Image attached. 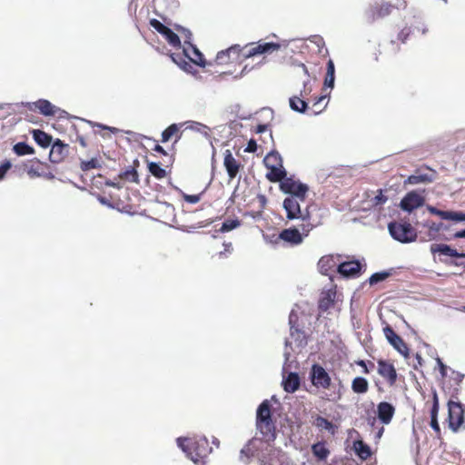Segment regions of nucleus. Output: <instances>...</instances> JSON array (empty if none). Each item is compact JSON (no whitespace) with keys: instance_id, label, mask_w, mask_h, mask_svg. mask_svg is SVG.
Returning a JSON list of instances; mask_svg holds the SVG:
<instances>
[{"instance_id":"nucleus-1","label":"nucleus","mask_w":465,"mask_h":465,"mask_svg":"<svg viewBox=\"0 0 465 465\" xmlns=\"http://www.w3.org/2000/svg\"><path fill=\"white\" fill-rule=\"evenodd\" d=\"M177 443L194 463L203 462L212 450L205 437L198 439L179 438Z\"/></svg>"},{"instance_id":"nucleus-2","label":"nucleus","mask_w":465,"mask_h":465,"mask_svg":"<svg viewBox=\"0 0 465 465\" xmlns=\"http://www.w3.org/2000/svg\"><path fill=\"white\" fill-rule=\"evenodd\" d=\"M314 225L311 222L302 223L299 228L291 227L283 229L279 234H273L271 242L278 244L281 241L289 246H297L303 242V238L308 236Z\"/></svg>"},{"instance_id":"nucleus-3","label":"nucleus","mask_w":465,"mask_h":465,"mask_svg":"<svg viewBox=\"0 0 465 465\" xmlns=\"http://www.w3.org/2000/svg\"><path fill=\"white\" fill-rule=\"evenodd\" d=\"M256 426L266 440L275 439V424L272 418L271 404L268 400L263 401L257 409Z\"/></svg>"},{"instance_id":"nucleus-4","label":"nucleus","mask_w":465,"mask_h":465,"mask_svg":"<svg viewBox=\"0 0 465 465\" xmlns=\"http://www.w3.org/2000/svg\"><path fill=\"white\" fill-rule=\"evenodd\" d=\"M390 234L398 242L406 243L416 240V230L407 222H391L388 225Z\"/></svg>"},{"instance_id":"nucleus-5","label":"nucleus","mask_w":465,"mask_h":465,"mask_svg":"<svg viewBox=\"0 0 465 465\" xmlns=\"http://www.w3.org/2000/svg\"><path fill=\"white\" fill-rule=\"evenodd\" d=\"M301 202L300 197L295 196H288L284 199L282 206L288 220L301 219L303 223L311 221L309 211L306 209L304 212H302Z\"/></svg>"},{"instance_id":"nucleus-6","label":"nucleus","mask_w":465,"mask_h":465,"mask_svg":"<svg viewBox=\"0 0 465 465\" xmlns=\"http://www.w3.org/2000/svg\"><path fill=\"white\" fill-rule=\"evenodd\" d=\"M406 6L404 0H398L395 5L388 2L375 3L371 5L366 13V16L369 22H374L377 19L384 18L385 16L391 14L393 8H401Z\"/></svg>"},{"instance_id":"nucleus-7","label":"nucleus","mask_w":465,"mask_h":465,"mask_svg":"<svg viewBox=\"0 0 465 465\" xmlns=\"http://www.w3.org/2000/svg\"><path fill=\"white\" fill-rule=\"evenodd\" d=\"M280 189L290 196L300 197L301 201H305L306 193L309 190L306 184L297 182L290 177H285L280 183Z\"/></svg>"},{"instance_id":"nucleus-8","label":"nucleus","mask_w":465,"mask_h":465,"mask_svg":"<svg viewBox=\"0 0 465 465\" xmlns=\"http://www.w3.org/2000/svg\"><path fill=\"white\" fill-rule=\"evenodd\" d=\"M282 45L277 43H268L259 41L256 44H251L245 46V52L242 54V56L245 58L252 57L258 54H272L275 51H278Z\"/></svg>"},{"instance_id":"nucleus-9","label":"nucleus","mask_w":465,"mask_h":465,"mask_svg":"<svg viewBox=\"0 0 465 465\" xmlns=\"http://www.w3.org/2000/svg\"><path fill=\"white\" fill-rule=\"evenodd\" d=\"M449 407V427L454 431H458L464 421V410L460 402L450 401Z\"/></svg>"},{"instance_id":"nucleus-10","label":"nucleus","mask_w":465,"mask_h":465,"mask_svg":"<svg viewBox=\"0 0 465 465\" xmlns=\"http://www.w3.org/2000/svg\"><path fill=\"white\" fill-rule=\"evenodd\" d=\"M186 31V40H184L183 51L186 57H188L193 64L204 67L206 63L203 54L199 49L191 43L192 34L190 31Z\"/></svg>"},{"instance_id":"nucleus-11","label":"nucleus","mask_w":465,"mask_h":465,"mask_svg":"<svg viewBox=\"0 0 465 465\" xmlns=\"http://www.w3.org/2000/svg\"><path fill=\"white\" fill-rule=\"evenodd\" d=\"M298 321V314L292 311L289 315L291 337L298 347H304L307 344V337L305 331L300 327Z\"/></svg>"},{"instance_id":"nucleus-12","label":"nucleus","mask_w":465,"mask_h":465,"mask_svg":"<svg viewBox=\"0 0 465 465\" xmlns=\"http://www.w3.org/2000/svg\"><path fill=\"white\" fill-rule=\"evenodd\" d=\"M312 88L310 82L303 83V89L300 93V96L294 95L290 98L289 104L292 110L299 113H304L308 108V103L305 99L311 94Z\"/></svg>"},{"instance_id":"nucleus-13","label":"nucleus","mask_w":465,"mask_h":465,"mask_svg":"<svg viewBox=\"0 0 465 465\" xmlns=\"http://www.w3.org/2000/svg\"><path fill=\"white\" fill-rule=\"evenodd\" d=\"M150 25L161 34L165 40L173 47L181 46L180 37L169 27L162 24L159 20L153 18L149 21Z\"/></svg>"},{"instance_id":"nucleus-14","label":"nucleus","mask_w":465,"mask_h":465,"mask_svg":"<svg viewBox=\"0 0 465 465\" xmlns=\"http://www.w3.org/2000/svg\"><path fill=\"white\" fill-rule=\"evenodd\" d=\"M311 380L315 387L322 389H328L331 382L329 373L322 366L319 364L312 365L311 371Z\"/></svg>"},{"instance_id":"nucleus-15","label":"nucleus","mask_w":465,"mask_h":465,"mask_svg":"<svg viewBox=\"0 0 465 465\" xmlns=\"http://www.w3.org/2000/svg\"><path fill=\"white\" fill-rule=\"evenodd\" d=\"M383 333H384V336L386 337L387 341H389V343L395 350H397L401 354H402L404 356H408L409 348H408L407 344L405 343L403 339L394 331L392 327H391L389 324H387L383 328Z\"/></svg>"},{"instance_id":"nucleus-16","label":"nucleus","mask_w":465,"mask_h":465,"mask_svg":"<svg viewBox=\"0 0 465 465\" xmlns=\"http://www.w3.org/2000/svg\"><path fill=\"white\" fill-rule=\"evenodd\" d=\"M378 373L388 382L390 386H393L397 381V371L393 363L378 360Z\"/></svg>"},{"instance_id":"nucleus-17","label":"nucleus","mask_w":465,"mask_h":465,"mask_svg":"<svg viewBox=\"0 0 465 465\" xmlns=\"http://www.w3.org/2000/svg\"><path fill=\"white\" fill-rule=\"evenodd\" d=\"M25 107L29 111L39 112L45 116H54L57 112V108L45 99H39L34 103H27Z\"/></svg>"},{"instance_id":"nucleus-18","label":"nucleus","mask_w":465,"mask_h":465,"mask_svg":"<svg viewBox=\"0 0 465 465\" xmlns=\"http://www.w3.org/2000/svg\"><path fill=\"white\" fill-rule=\"evenodd\" d=\"M223 156V166L230 180H233L242 168V164L232 155L230 150H225Z\"/></svg>"},{"instance_id":"nucleus-19","label":"nucleus","mask_w":465,"mask_h":465,"mask_svg":"<svg viewBox=\"0 0 465 465\" xmlns=\"http://www.w3.org/2000/svg\"><path fill=\"white\" fill-rule=\"evenodd\" d=\"M69 146L60 139H56L52 144L49 158L52 163H61L68 154Z\"/></svg>"},{"instance_id":"nucleus-20","label":"nucleus","mask_w":465,"mask_h":465,"mask_svg":"<svg viewBox=\"0 0 465 465\" xmlns=\"http://www.w3.org/2000/svg\"><path fill=\"white\" fill-rule=\"evenodd\" d=\"M435 173L431 169H418L413 174L410 175L405 183L419 184V183H429L434 180Z\"/></svg>"},{"instance_id":"nucleus-21","label":"nucleus","mask_w":465,"mask_h":465,"mask_svg":"<svg viewBox=\"0 0 465 465\" xmlns=\"http://www.w3.org/2000/svg\"><path fill=\"white\" fill-rule=\"evenodd\" d=\"M423 198L415 192L408 193L401 201V208L407 212H411L414 209L423 204Z\"/></svg>"},{"instance_id":"nucleus-22","label":"nucleus","mask_w":465,"mask_h":465,"mask_svg":"<svg viewBox=\"0 0 465 465\" xmlns=\"http://www.w3.org/2000/svg\"><path fill=\"white\" fill-rule=\"evenodd\" d=\"M395 411V407L390 402L381 401L377 405V416L382 424H390Z\"/></svg>"},{"instance_id":"nucleus-23","label":"nucleus","mask_w":465,"mask_h":465,"mask_svg":"<svg viewBox=\"0 0 465 465\" xmlns=\"http://www.w3.org/2000/svg\"><path fill=\"white\" fill-rule=\"evenodd\" d=\"M336 294L337 292L334 289H329L321 293V297L318 302L320 314L327 312L334 306Z\"/></svg>"},{"instance_id":"nucleus-24","label":"nucleus","mask_w":465,"mask_h":465,"mask_svg":"<svg viewBox=\"0 0 465 465\" xmlns=\"http://www.w3.org/2000/svg\"><path fill=\"white\" fill-rule=\"evenodd\" d=\"M430 252L432 253L438 252V253L445 255V256L465 259V252H459L456 249H453L450 245H447L444 243L431 244Z\"/></svg>"},{"instance_id":"nucleus-25","label":"nucleus","mask_w":465,"mask_h":465,"mask_svg":"<svg viewBox=\"0 0 465 465\" xmlns=\"http://www.w3.org/2000/svg\"><path fill=\"white\" fill-rule=\"evenodd\" d=\"M361 265L358 261L344 262L338 265V272L344 276H356L360 273Z\"/></svg>"},{"instance_id":"nucleus-26","label":"nucleus","mask_w":465,"mask_h":465,"mask_svg":"<svg viewBox=\"0 0 465 465\" xmlns=\"http://www.w3.org/2000/svg\"><path fill=\"white\" fill-rule=\"evenodd\" d=\"M438 412H439V398L436 391L432 392V407L430 410V427L433 429L435 433L440 435V428L438 422Z\"/></svg>"},{"instance_id":"nucleus-27","label":"nucleus","mask_w":465,"mask_h":465,"mask_svg":"<svg viewBox=\"0 0 465 465\" xmlns=\"http://www.w3.org/2000/svg\"><path fill=\"white\" fill-rule=\"evenodd\" d=\"M337 266V262L333 255H324L318 262L319 272L323 275H329Z\"/></svg>"},{"instance_id":"nucleus-28","label":"nucleus","mask_w":465,"mask_h":465,"mask_svg":"<svg viewBox=\"0 0 465 465\" xmlns=\"http://www.w3.org/2000/svg\"><path fill=\"white\" fill-rule=\"evenodd\" d=\"M242 51V50L237 45H232V46L227 48L226 50L220 51V52H218V54H217V55L215 57V63L217 64H228L230 62V54L231 53L235 54L237 55V57H239L240 56V53Z\"/></svg>"},{"instance_id":"nucleus-29","label":"nucleus","mask_w":465,"mask_h":465,"mask_svg":"<svg viewBox=\"0 0 465 465\" xmlns=\"http://www.w3.org/2000/svg\"><path fill=\"white\" fill-rule=\"evenodd\" d=\"M267 169L269 170V172L266 173L265 177L271 183H281L287 175L283 164H282V167H280V165H277L273 167H267Z\"/></svg>"},{"instance_id":"nucleus-30","label":"nucleus","mask_w":465,"mask_h":465,"mask_svg":"<svg viewBox=\"0 0 465 465\" xmlns=\"http://www.w3.org/2000/svg\"><path fill=\"white\" fill-rule=\"evenodd\" d=\"M282 386L286 392L292 393L300 387V377L296 372H290L282 381Z\"/></svg>"},{"instance_id":"nucleus-31","label":"nucleus","mask_w":465,"mask_h":465,"mask_svg":"<svg viewBox=\"0 0 465 465\" xmlns=\"http://www.w3.org/2000/svg\"><path fill=\"white\" fill-rule=\"evenodd\" d=\"M173 137H175L174 142L176 143L180 137V129L179 126L175 124L169 125L163 133H162V143L169 142Z\"/></svg>"},{"instance_id":"nucleus-32","label":"nucleus","mask_w":465,"mask_h":465,"mask_svg":"<svg viewBox=\"0 0 465 465\" xmlns=\"http://www.w3.org/2000/svg\"><path fill=\"white\" fill-rule=\"evenodd\" d=\"M353 448L359 458L363 460H366L371 456L370 446L361 440L354 441Z\"/></svg>"},{"instance_id":"nucleus-33","label":"nucleus","mask_w":465,"mask_h":465,"mask_svg":"<svg viewBox=\"0 0 465 465\" xmlns=\"http://www.w3.org/2000/svg\"><path fill=\"white\" fill-rule=\"evenodd\" d=\"M351 390L354 393L364 394L369 391V382L363 377H356L351 381Z\"/></svg>"},{"instance_id":"nucleus-34","label":"nucleus","mask_w":465,"mask_h":465,"mask_svg":"<svg viewBox=\"0 0 465 465\" xmlns=\"http://www.w3.org/2000/svg\"><path fill=\"white\" fill-rule=\"evenodd\" d=\"M33 138L41 147L46 148L51 144L52 136L42 130H34Z\"/></svg>"},{"instance_id":"nucleus-35","label":"nucleus","mask_w":465,"mask_h":465,"mask_svg":"<svg viewBox=\"0 0 465 465\" xmlns=\"http://www.w3.org/2000/svg\"><path fill=\"white\" fill-rule=\"evenodd\" d=\"M25 169L31 178L39 177L42 174V163L37 159L30 160L25 164Z\"/></svg>"},{"instance_id":"nucleus-36","label":"nucleus","mask_w":465,"mask_h":465,"mask_svg":"<svg viewBox=\"0 0 465 465\" xmlns=\"http://www.w3.org/2000/svg\"><path fill=\"white\" fill-rule=\"evenodd\" d=\"M263 164L265 167H273L280 165L282 167V158L277 151H272L263 159Z\"/></svg>"},{"instance_id":"nucleus-37","label":"nucleus","mask_w":465,"mask_h":465,"mask_svg":"<svg viewBox=\"0 0 465 465\" xmlns=\"http://www.w3.org/2000/svg\"><path fill=\"white\" fill-rule=\"evenodd\" d=\"M312 451L315 457L320 460H324L328 458L330 450L326 448L324 442H317L312 446Z\"/></svg>"},{"instance_id":"nucleus-38","label":"nucleus","mask_w":465,"mask_h":465,"mask_svg":"<svg viewBox=\"0 0 465 465\" xmlns=\"http://www.w3.org/2000/svg\"><path fill=\"white\" fill-rule=\"evenodd\" d=\"M334 79H335V66H334L333 61L331 59H330L327 63L324 85L327 87L332 88L334 85Z\"/></svg>"},{"instance_id":"nucleus-39","label":"nucleus","mask_w":465,"mask_h":465,"mask_svg":"<svg viewBox=\"0 0 465 465\" xmlns=\"http://www.w3.org/2000/svg\"><path fill=\"white\" fill-rule=\"evenodd\" d=\"M327 99V95L326 94H322L321 96H314L312 97V99L311 100L312 102V111L313 113V114H320L321 112H322L324 110V108L326 107L327 105V103L326 102L324 104H322V103Z\"/></svg>"},{"instance_id":"nucleus-40","label":"nucleus","mask_w":465,"mask_h":465,"mask_svg":"<svg viewBox=\"0 0 465 465\" xmlns=\"http://www.w3.org/2000/svg\"><path fill=\"white\" fill-rule=\"evenodd\" d=\"M13 151L18 156L35 153V149L24 142L15 143L13 146Z\"/></svg>"},{"instance_id":"nucleus-41","label":"nucleus","mask_w":465,"mask_h":465,"mask_svg":"<svg viewBox=\"0 0 465 465\" xmlns=\"http://www.w3.org/2000/svg\"><path fill=\"white\" fill-rule=\"evenodd\" d=\"M148 170L156 179H163L167 176V171L164 168H162L157 163H149Z\"/></svg>"},{"instance_id":"nucleus-42","label":"nucleus","mask_w":465,"mask_h":465,"mask_svg":"<svg viewBox=\"0 0 465 465\" xmlns=\"http://www.w3.org/2000/svg\"><path fill=\"white\" fill-rule=\"evenodd\" d=\"M101 166L102 165H101L100 160L96 157H94L88 161H81V163H80V169L83 172H88L92 169H100Z\"/></svg>"},{"instance_id":"nucleus-43","label":"nucleus","mask_w":465,"mask_h":465,"mask_svg":"<svg viewBox=\"0 0 465 465\" xmlns=\"http://www.w3.org/2000/svg\"><path fill=\"white\" fill-rule=\"evenodd\" d=\"M118 179L136 183L138 181V173L134 168H128L118 175Z\"/></svg>"},{"instance_id":"nucleus-44","label":"nucleus","mask_w":465,"mask_h":465,"mask_svg":"<svg viewBox=\"0 0 465 465\" xmlns=\"http://www.w3.org/2000/svg\"><path fill=\"white\" fill-rule=\"evenodd\" d=\"M241 225V222L238 219H229L223 223L219 232H230Z\"/></svg>"},{"instance_id":"nucleus-45","label":"nucleus","mask_w":465,"mask_h":465,"mask_svg":"<svg viewBox=\"0 0 465 465\" xmlns=\"http://www.w3.org/2000/svg\"><path fill=\"white\" fill-rule=\"evenodd\" d=\"M444 228H446V226H444V224L442 223H431L429 225V232H428L430 240L436 239L438 237L439 232Z\"/></svg>"},{"instance_id":"nucleus-46","label":"nucleus","mask_w":465,"mask_h":465,"mask_svg":"<svg viewBox=\"0 0 465 465\" xmlns=\"http://www.w3.org/2000/svg\"><path fill=\"white\" fill-rule=\"evenodd\" d=\"M316 427L321 429H325L327 430H331L333 432V424L328 420L326 418L322 416H317L314 421Z\"/></svg>"},{"instance_id":"nucleus-47","label":"nucleus","mask_w":465,"mask_h":465,"mask_svg":"<svg viewBox=\"0 0 465 465\" xmlns=\"http://www.w3.org/2000/svg\"><path fill=\"white\" fill-rule=\"evenodd\" d=\"M388 198L383 194V191L381 189L377 191V194L371 199V203L373 206H381L387 202Z\"/></svg>"},{"instance_id":"nucleus-48","label":"nucleus","mask_w":465,"mask_h":465,"mask_svg":"<svg viewBox=\"0 0 465 465\" xmlns=\"http://www.w3.org/2000/svg\"><path fill=\"white\" fill-rule=\"evenodd\" d=\"M445 218H451V221L462 222L465 221V213L460 212L443 213H441Z\"/></svg>"},{"instance_id":"nucleus-49","label":"nucleus","mask_w":465,"mask_h":465,"mask_svg":"<svg viewBox=\"0 0 465 465\" xmlns=\"http://www.w3.org/2000/svg\"><path fill=\"white\" fill-rule=\"evenodd\" d=\"M388 276L389 273L385 272L373 273L369 279L370 284L373 285L375 283H378L385 280Z\"/></svg>"},{"instance_id":"nucleus-50","label":"nucleus","mask_w":465,"mask_h":465,"mask_svg":"<svg viewBox=\"0 0 465 465\" xmlns=\"http://www.w3.org/2000/svg\"><path fill=\"white\" fill-rule=\"evenodd\" d=\"M203 193L199 194H187L185 193H182V198L189 203H197L201 200V196Z\"/></svg>"},{"instance_id":"nucleus-51","label":"nucleus","mask_w":465,"mask_h":465,"mask_svg":"<svg viewBox=\"0 0 465 465\" xmlns=\"http://www.w3.org/2000/svg\"><path fill=\"white\" fill-rule=\"evenodd\" d=\"M223 251L222 252H219L216 255L219 257V258H226L228 257L229 254H231L232 252V242H224L223 243Z\"/></svg>"},{"instance_id":"nucleus-52","label":"nucleus","mask_w":465,"mask_h":465,"mask_svg":"<svg viewBox=\"0 0 465 465\" xmlns=\"http://www.w3.org/2000/svg\"><path fill=\"white\" fill-rule=\"evenodd\" d=\"M411 34V27L405 26L399 32L398 40L401 41L402 44H404Z\"/></svg>"},{"instance_id":"nucleus-53","label":"nucleus","mask_w":465,"mask_h":465,"mask_svg":"<svg viewBox=\"0 0 465 465\" xmlns=\"http://www.w3.org/2000/svg\"><path fill=\"white\" fill-rule=\"evenodd\" d=\"M12 163L9 160H5L1 165H0V181L4 180L5 177L6 173L11 169Z\"/></svg>"},{"instance_id":"nucleus-54","label":"nucleus","mask_w":465,"mask_h":465,"mask_svg":"<svg viewBox=\"0 0 465 465\" xmlns=\"http://www.w3.org/2000/svg\"><path fill=\"white\" fill-rule=\"evenodd\" d=\"M104 184L107 186L117 188V189H120L123 187V183H122L121 180L118 179V177L115 178L114 180H106Z\"/></svg>"},{"instance_id":"nucleus-55","label":"nucleus","mask_w":465,"mask_h":465,"mask_svg":"<svg viewBox=\"0 0 465 465\" xmlns=\"http://www.w3.org/2000/svg\"><path fill=\"white\" fill-rule=\"evenodd\" d=\"M437 362L440 368V372L442 378L447 376L448 367L441 361L440 358L437 359Z\"/></svg>"},{"instance_id":"nucleus-56","label":"nucleus","mask_w":465,"mask_h":465,"mask_svg":"<svg viewBox=\"0 0 465 465\" xmlns=\"http://www.w3.org/2000/svg\"><path fill=\"white\" fill-rule=\"evenodd\" d=\"M256 150H257V143H256L255 140L251 139L248 142L247 147L245 148V152L255 153Z\"/></svg>"},{"instance_id":"nucleus-57","label":"nucleus","mask_w":465,"mask_h":465,"mask_svg":"<svg viewBox=\"0 0 465 465\" xmlns=\"http://www.w3.org/2000/svg\"><path fill=\"white\" fill-rule=\"evenodd\" d=\"M430 213L439 215L443 220H451V218H445L442 214L443 213H453L452 211H441L437 208H430Z\"/></svg>"},{"instance_id":"nucleus-58","label":"nucleus","mask_w":465,"mask_h":465,"mask_svg":"<svg viewBox=\"0 0 465 465\" xmlns=\"http://www.w3.org/2000/svg\"><path fill=\"white\" fill-rule=\"evenodd\" d=\"M95 126L101 128V129H104V130H106V131H109L113 134H117L119 133V129L115 128V127H111V126H106V125H104L102 124H94Z\"/></svg>"},{"instance_id":"nucleus-59","label":"nucleus","mask_w":465,"mask_h":465,"mask_svg":"<svg viewBox=\"0 0 465 465\" xmlns=\"http://www.w3.org/2000/svg\"><path fill=\"white\" fill-rule=\"evenodd\" d=\"M244 216H250L252 219H259L262 216V212H246L243 214Z\"/></svg>"},{"instance_id":"nucleus-60","label":"nucleus","mask_w":465,"mask_h":465,"mask_svg":"<svg viewBox=\"0 0 465 465\" xmlns=\"http://www.w3.org/2000/svg\"><path fill=\"white\" fill-rule=\"evenodd\" d=\"M356 363H357V365L361 366L363 369V371H362L363 373H365V374L370 373V369L368 368V366L364 361L361 360V361H358Z\"/></svg>"},{"instance_id":"nucleus-61","label":"nucleus","mask_w":465,"mask_h":465,"mask_svg":"<svg viewBox=\"0 0 465 465\" xmlns=\"http://www.w3.org/2000/svg\"><path fill=\"white\" fill-rule=\"evenodd\" d=\"M452 373L454 374V381H455V385L459 386L460 383L462 381V378H463V375L459 373V372H455V371H452Z\"/></svg>"},{"instance_id":"nucleus-62","label":"nucleus","mask_w":465,"mask_h":465,"mask_svg":"<svg viewBox=\"0 0 465 465\" xmlns=\"http://www.w3.org/2000/svg\"><path fill=\"white\" fill-rule=\"evenodd\" d=\"M153 151H155V152H157V153H159L161 154H163V155L167 154L166 151L161 145H159V144H156L154 146Z\"/></svg>"},{"instance_id":"nucleus-63","label":"nucleus","mask_w":465,"mask_h":465,"mask_svg":"<svg viewBox=\"0 0 465 465\" xmlns=\"http://www.w3.org/2000/svg\"><path fill=\"white\" fill-rule=\"evenodd\" d=\"M76 141L81 144L82 147L87 146V143L84 136L78 135Z\"/></svg>"},{"instance_id":"nucleus-64","label":"nucleus","mask_w":465,"mask_h":465,"mask_svg":"<svg viewBox=\"0 0 465 465\" xmlns=\"http://www.w3.org/2000/svg\"><path fill=\"white\" fill-rule=\"evenodd\" d=\"M453 238H454V239H458V238H465V229H464V230H461V231H459V232H456L453 234Z\"/></svg>"}]
</instances>
